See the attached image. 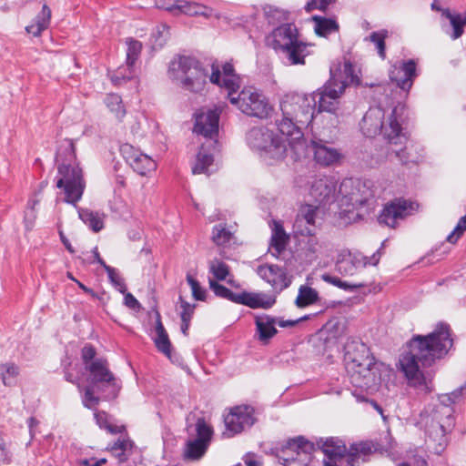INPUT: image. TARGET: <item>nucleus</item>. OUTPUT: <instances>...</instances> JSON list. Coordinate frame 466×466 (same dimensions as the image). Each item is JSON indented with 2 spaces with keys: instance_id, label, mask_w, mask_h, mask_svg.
Masks as SVG:
<instances>
[{
  "instance_id": "obj_62",
  "label": "nucleus",
  "mask_w": 466,
  "mask_h": 466,
  "mask_svg": "<svg viewBox=\"0 0 466 466\" xmlns=\"http://www.w3.org/2000/svg\"><path fill=\"white\" fill-rule=\"evenodd\" d=\"M335 2L336 0H309L305 5V10L308 13L316 9L325 11Z\"/></svg>"
},
{
  "instance_id": "obj_28",
  "label": "nucleus",
  "mask_w": 466,
  "mask_h": 466,
  "mask_svg": "<svg viewBox=\"0 0 466 466\" xmlns=\"http://www.w3.org/2000/svg\"><path fill=\"white\" fill-rule=\"evenodd\" d=\"M335 192L333 182L326 177L316 178L310 187V195L318 203L329 200Z\"/></svg>"
},
{
  "instance_id": "obj_47",
  "label": "nucleus",
  "mask_w": 466,
  "mask_h": 466,
  "mask_svg": "<svg viewBox=\"0 0 466 466\" xmlns=\"http://www.w3.org/2000/svg\"><path fill=\"white\" fill-rule=\"evenodd\" d=\"M388 37V31L387 30H380L378 32H372L370 36L367 38L371 43L374 44L375 48L377 50V53L381 59L386 58V46H385V40Z\"/></svg>"
},
{
  "instance_id": "obj_53",
  "label": "nucleus",
  "mask_w": 466,
  "mask_h": 466,
  "mask_svg": "<svg viewBox=\"0 0 466 466\" xmlns=\"http://www.w3.org/2000/svg\"><path fill=\"white\" fill-rule=\"evenodd\" d=\"M198 152L190 158L191 170L194 175L204 173V143H200Z\"/></svg>"
},
{
  "instance_id": "obj_52",
  "label": "nucleus",
  "mask_w": 466,
  "mask_h": 466,
  "mask_svg": "<svg viewBox=\"0 0 466 466\" xmlns=\"http://www.w3.org/2000/svg\"><path fill=\"white\" fill-rule=\"evenodd\" d=\"M0 369L5 371V376L3 377V384L8 387L15 385L19 375L18 366L13 362H7L5 367H1Z\"/></svg>"
},
{
  "instance_id": "obj_34",
  "label": "nucleus",
  "mask_w": 466,
  "mask_h": 466,
  "mask_svg": "<svg viewBox=\"0 0 466 466\" xmlns=\"http://www.w3.org/2000/svg\"><path fill=\"white\" fill-rule=\"evenodd\" d=\"M312 21L314 22L315 33L319 36L328 37L339 30V25L335 17L314 15Z\"/></svg>"
},
{
  "instance_id": "obj_8",
  "label": "nucleus",
  "mask_w": 466,
  "mask_h": 466,
  "mask_svg": "<svg viewBox=\"0 0 466 466\" xmlns=\"http://www.w3.org/2000/svg\"><path fill=\"white\" fill-rule=\"evenodd\" d=\"M85 370L88 373L87 382L96 387V391L102 394V399L109 400L117 397L120 386L114 374L109 370L106 359H96V361L86 366Z\"/></svg>"
},
{
  "instance_id": "obj_19",
  "label": "nucleus",
  "mask_w": 466,
  "mask_h": 466,
  "mask_svg": "<svg viewBox=\"0 0 466 466\" xmlns=\"http://www.w3.org/2000/svg\"><path fill=\"white\" fill-rule=\"evenodd\" d=\"M396 111L397 108H394L385 122L384 110L380 106L370 107L364 115L360 123L362 133L368 137L382 134L385 138V130L390 127V120L397 119Z\"/></svg>"
},
{
  "instance_id": "obj_16",
  "label": "nucleus",
  "mask_w": 466,
  "mask_h": 466,
  "mask_svg": "<svg viewBox=\"0 0 466 466\" xmlns=\"http://www.w3.org/2000/svg\"><path fill=\"white\" fill-rule=\"evenodd\" d=\"M313 445L304 437L299 436L289 440L282 449V456L285 466H308L311 461Z\"/></svg>"
},
{
  "instance_id": "obj_25",
  "label": "nucleus",
  "mask_w": 466,
  "mask_h": 466,
  "mask_svg": "<svg viewBox=\"0 0 466 466\" xmlns=\"http://www.w3.org/2000/svg\"><path fill=\"white\" fill-rule=\"evenodd\" d=\"M308 148L313 153L315 161L323 167L332 166L338 163L341 157L339 150L323 140H312Z\"/></svg>"
},
{
  "instance_id": "obj_9",
  "label": "nucleus",
  "mask_w": 466,
  "mask_h": 466,
  "mask_svg": "<svg viewBox=\"0 0 466 466\" xmlns=\"http://www.w3.org/2000/svg\"><path fill=\"white\" fill-rule=\"evenodd\" d=\"M339 193L342 196L341 206H346L343 211L349 213L368 204L374 198L370 181L353 178H346L341 182Z\"/></svg>"
},
{
  "instance_id": "obj_32",
  "label": "nucleus",
  "mask_w": 466,
  "mask_h": 466,
  "mask_svg": "<svg viewBox=\"0 0 466 466\" xmlns=\"http://www.w3.org/2000/svg\"><path fill=\"white\" fill-rule=\"evenodd\" d=\"M51 9L46 4L43 5L42 10L33 19L32 23L25 27V31L34 36H40L50 25Z\"/></svg>"
},
{
  "instance_id": "obj_5",
  "label": "nucleus",
  "mask_w": 466,
  "mask_h": 466,
  "mask_svg": "<svg viewBox=\"0 0 466 466\" xmlns=\"http://www.w3.org/2000/svg\"><path fill=\"white\" fill-rule=\"evenodd\" d=\"M271 46L284 54L289 65H304L309 56L308 45L299 39V31L294 24H284L275 28L271 35Z\"/></svg>"
},
{
  "instance_id": "obj_43",
  "label": "nucleus",
  "mask_w": 466,
  "mask_h": 466,
  "mask_svg": "<svg viewBox=\"0 0 466 466\" xmlns=\"http://www.w3.org/2000/svg\"><path fill=\"white\" fill-rule=\"evenodd\" d=\"M287 240L288 238L283 227L279 223L275 222L272 229L270 248L275 249L277 254H279L285 249Z\"/></svg>"
},
{
  "instance_id": "obj_20",
  "label": "nucleus",
  "mask_w": 466,
  "mask_h": 466,
  "mask_svg": "<svg viewBox=\"0 0 466 466\" xmlns=\"http://www.w3.org/2000/svg\"><path fill=\"white\" fill-rule=\"evenodd\" d=\"M343 86L337 87L332 82H327L314 94L312 98L318 97V111L329 112L336 116L342 115L340 97L343 95Z\"/></svg>"
},
{
  "instance_id": "obj_11",
  "label": "nucleus",
  "mask_w": 466,
  "mask_h": 466,
  "mask_svg": "<svg viewBox=\"0 0 466 466\" xmlns=\"http://www.w3.org/2000/svg\"><path fill=\"white\" fill-rule=\"evenodd\" d=\"M385 139L389 144V155H394L402 165L416 161L411 156L413 145L409 142L407 135L402 131L397 119L390 120V127L385 130Z\"/></svg>"
},
{
  "instance_id": "obj_57",
  "label": "nucleus",
  "mask_w": 466,
  "mask_h": 466,
  "mask_svg": "<svg viewBox=\"0 0 466 466\" xmlns=\"http://www.w3.org/2000/svg\"><path fill=\"white\" fill-rule=\"evenodd\" d=\"M96 348L90 344H86L81 350V359L84 365V369L86 366L90 365V363L96 362Z\"/></svg>"
},
{
  "instance_id": "obj_24",
  "label": "nucleus",
  "mask_w": 466,
  "mask_h": 466,
  "mask_svg": "<svg viewBox=\"0 0 466 466\" xmlns=\"http://www.w3.org/2000/svg\"><path fill=\"white\" fill-rule=\"evenodd\" d=\"M257 273L276 290L281 291L290 284V279H288L285 269L277 265H260L257 268Z\"/></svg>"
},
{
  "instance_id": "obj_13",
  "label": "nucleus",
  "mask_w": 466,
  "mask_h": 466,
  "mask_svg": "<svg viewBox=\"0 0 466 466\" xmlns=\"http://www.w3.org/2000/svg\"><path fill=\"white\" fill-rule=\"evenodd\" d=\"M315 98L308 96H287L280 103L283 116H289L296 123L305 125L312 121L315 114Z\"/></svg>"
},
{
  "instance_id": "obj_17",
  "label": "nucleus",
  "mask_w": 466,
  "mask_h": 466,
  "mask_svg": "<svg viewBox=\"0 0 466 466\" xmlns=\"http://www.w3.org/2000/svg\"><path fill=\"white\" fill-rule=\"evenodd\" d=\"M380 258L379 251L371 257H366L361 253L342 250L336 261V270L343 276H353L368 265L376 266L380 261Z\"/></svg>"
},
{
  "instance_id": "obj_48",
  "label": "nucleus",
  "mask_w": 466,
  "mask_h": 466,
  "mask_svg": "<svg viewBox=\"0 0 466 466\" xmlns=\"http://www.w3.org/2000/svg\"><path fill=\"white\" fill-rule=\"evenodd\" d=\"M94 417L96 424L100 429H105L108 432L116 434L122 432L125 430L124 426H114L108 421V414L104 410H96Z\"/></svg>"
},
{
  "instance_id": "obj_26",
  "label": "nucleus",
  "mask_w": 466,
  "mask_h": 466,
  "mask_svg": "<svg viewBox=\"0 0 466 466\" xmlns=\"http://www.w3.org/2000/svg\"><path fill=\"white\" fill-rule=\"evenodd\" d=\"M197 438L188 440L183 451L185 461H198L204 455V418H198L196 423Z\"/></svg>"
},
{
  "instance_id": "obj_64",
  "label": "nucleus",
  "mask_w": 466,
  "mask_h": 466,
  "mask_svg": "<svg viewBox=\"0 0 466 466\" xmlns=\"http://www.w3.org/2000/svg\"><path fill=\"white\" fill-rule=\"evenodd\" d=\"M372 451V445L370 442H360L350 447V455H367Z\"/></svg>"
},
{
  "instance_id": "obj_4",
  "label": "nucleus",
  "mask_w": 466,
  "mask_h": 466,
  "mask_svg": "<svg viewBox=\"0 0 466 466\" xmlns=\"http://www.w3.org/2000/svg\"><path fill=\"white\" fill-rule=\"evenodd\" d=\"M168 77L182 88L193 93L204 89V69L201 63L190 56H177L170 61Z\"/></svg>"
},
{
  "instance_id": "obj_41",
  "label": "nucleus",
  "mask_w": 466,
  "mask_h": 466,
  "mask_svg": "<svg viewBox=\"0 0 466 466\" xmlns=\"http://www.w3.org/2000/svg\"><path fill=\"white\" fill-rule=\"evenodd\" d=\"M169 35V27L167 25L161 24L157 25L149 39L152 49H161L166 45Z\"/></svg>"
},
{
  "instance_id": "obj_29",
  "label": "nucleus",
  "mask_w": 466,
  "mask_h": 466,
  "mask_svg": "<svg viewBox=\"0 0 466 466\" xmlns=\"http://www.w3.org/2000/svg\"><path fill=\"white\" fill-rule=\"evenodd\" d=\"M210 277L208 279H216L217 281H226L232 288H238V283L235 280L233 275L230 272L229 266L219 260L213 259L208 265Z\"/></svg>"
},
{
  "instance_id": "obj_60",
  "label": "nucleus",
  "mask_w": 466,
  "mask_h": 466,
  "mask_svg": "<svg viewBox=\"0 0 466 466\" xmlns=\"http://www.w3.org/2000/svg\"><path fill=\"white\" fill-rule=\"evenodd\" d=\"M119 150L122 157L125 158V160L127 161V163H128L129 166L131 165L132 162H134L136 157H137L138 154L141 153L137 148L134 147L132 145L128 143L121 145Z\"/></svg>"
},
{
  "instance_id": "obj_1",
  "label": "nucleus",
  "mask_w": 466,
  "mask_h": 466,
  "mask_svg": "<svg viewBox=\"0 0 466 466\" xmlns=\"http://www.w3.org/2000/svg\"><path fill=\"white\" fill-rule=\"evenodd\" d=\"M451 328L447 323L440 322L428 335H415L408 342L409 352L400 359V370L408 380L409 385L422 393L433 390L432 380L420 370L418 361L431 366L437 360L446 356L452 348Z\"/></svg>"
},
{
  "instance_id": "obj_14",
  "label": "nucleus",
  "mask_w": 466,
  "mask_h": 466,
  "mask_svg": "<svg viewBox=\"0 0 466 466\" xmlns=\"http://www.w3.org/2000/svg\"><path fill=\"white\" fill-rule=\"evenodd\" d=\"M255 410L250 405H237L224 415L226 431L224 435L233 437L250 428L256 421Z\"/></svg>"
},
{
  "instance_id": "obj_18",
  "label": "nucleus",
  "mask_w": 466,
  "mask_h": 466,
  "mask_svg": "<svg viewBox=\"0 0 466 466\" xmlns=\"http://www.w3.org/2000/svg\"><path fill=\"white\" fill-rule=\"evenodd\" d=\"M419 208L416 202L399 198L387 203L378 218L380 224L395 228L398 221L411 215Z\"/></svg>"
},
{
  "instance_id": "obj_49",
  "label": "nucleus",
  "mask_w": 466,
  "mask_h": 466,
  "mask_svg": "<svg viewBox=\"0 0 466 466\" xmlns=\"http://www.w3.org/2000/svg\"><path fill=\"white\" fill-rule=\"evenodd\" d=\"M442 15L449 19L452 26V33L451 37L454 40L461 37L463 34V25L461 20V14H453L446 8L442 10Z\"/></svg>"
},
{
  "instance_id": "obj_12",
  "label": "nucleus",
  "mask_w": 466,
  "mask_h": 466,
  "mask_svg": "<svg viewBox=\"0 0 466 466\" xmlns=\"http://www.w3.org/2000/svg\"><path fill=\"white\" fill-rule=\"evenodd\" d=\"M226 108L227 104L221 102L206 112V147H208L212 151L209 155L206 154V175L208 173V167L216 161V154L219 151V118Z\"/></svg>"
},
{
  "instance_id": "obj_37",
  "label": "nucleus",
  "mask_w": 466,
  "mask_h": 466,
  "mask_svg": "<svg viewBox=\"0 0 466 466\" xmlns=\"http://www.w3.org/2000/svg\"><path fill=\"white\" fill-rule=\"evenodd\" d=\"M79 218L94 232H99L104 228L103 216L98 212L88 208L76 207Z\"/></svg>"
},
{
  "instance_id": "obj_30",
  "label": "nucleus",
  "mask_w": 466,
  "mask_h": 466,
  "mask_svg": "<svg viewBox=\"0 0 466 466\" xmlns=\"http://www.w3.org/2000/svg\"><path fill=\"white\" fill-rule=\"evenodd\" d=\"M236 303L243 304L252 309H268L275 303V299L268 298L261 293L242 292L237 295Z\"/></svg>"
},
{
  "instance_id": "obj_63",
  "label": "nucleus",
  "mask_w": 466,
  "mask_h": 466,
  "mask_svg": "<svg viewBox=\"0 0 466 466\" xmlns=\"http://www.w3.org/2000/svg\"><path fill=\"white\" fill-rule=\"evenodd\" d=\"M179 303L181 308L180 317L181 320H190L196 307L195 304H189L182 296H179Z\"/></svg>"
},
{
  "instance_id": "obj_22",
  "label": "nucleus",
  "mask_w": 466,
  "mask_h": 466,
  "mask_svg": "<svg viewBox=\"0 0 466 466\" xmlns=\"http://www.w3.org/2000/svg\"><path fill=\"white\" fill-rule=\"evenodd\" d=\"M416 69L417 65L413 59L402 61L400 65L392 66L389 74L390 79L400 89L409 91L417 76Z\"/></svg>"
},
{
  "instance_id": "obj_7",
  "label": "nucleus",
  "mask_w": 466,
  "mask_h": 466,
  "mask_svg": "<svg viewBox=\"0 0 466 466\" xmlns=\"http://www.w3.org/2000/svg\"><path fill=\"white\" fill-rule=\"evenodd\" d=\"M57 173L56 187L64 189V201L76 207L86 188L82 168L77 163H61L57 167Z\"/></svg>"
},
{
  "instance_id": "obj_61",
  "label": "nucleus",
  "mask_w": 466,
  "mask_h": 466,
  "mask_svg": "<svg viewBox=\"0 0 466 466\" xmlns=\"http://www.w3.org/2000/svg\"><path fill=\"white\" fill-rule=\"evenodd\" d=\"M195 120L194 127L192 128L193 134L197 136H204V108L198 109L193 114Z\"/></svg>"
},
{
  "instance_id": "obj_42",
  "label": "nucleus",
  "mask_w": 466,
  "mask_h": 466,
  "mask_svg": "<svg viewBox=\"0 0 466 466\" xmlns=\"http://www.w3.org/2000/svg\"><path fill=\"white\" fill-rule=\"evenodd\" d=\"M319 300V294L316 289L309 286H300L295 304L299 308H305Z\"/></svg>"
},
{
  "instance_id": "obj_46",
  "label": "nucleus",
  "mask_w": 466,
  "mask_h": 466,
  "mask_svg": "<svg viewBox=\"0 0 466 466\" xmlns=\"http://www.w3.org/2000/svg\"><path fill=\"white\" fill-rule=\"evenodd\" d=\"M106 105L111 112H113L116 118L121 120L126 115V109L122 103V98L116 94H109L106 97Z\"/></svg>"
},
{
  "instance_id": "obj_15",
  "label": "nucleus",
  "mask_w": 466,
  "mask_h": 466,
  "mask_svg": "<svg viewBox=\"0 0 466 466\" xmlns=\"http://www.w3.org/2000/svg\"><path fill=\"white\" fill-rule=\"evenodd\" d=\"M293 118L289 116H283V118L278 123V129L280 134L285 137L280 138L289 145V149L293 152L294 160H299L307 154L308 145L304 138V135L297 126Z\"/></svg>"
},
{
  "instance_id": "obj_51",
  "label": "nucleus",
  "mask_w": 466,
  "mask_h": 466,
  "mask_svg": "<svg viewBox=\"0 0 466 466\" xmlns=\"http://www.w3.org/2000/svg\"><path fill=\"white\" fill-rule=\"evenodd\" d=\"M263 13L269 24L274 25L287 19V13L284 10L270 5L263 6Z\"/></svg>"
},
{
  "instance_id": "obj_59",
  "label": "nucleus",
  "mask_w": 466,
  "mask_h": 466,
  "mask_svg": "<svg viewBox=\"0 0 466 466\" xmlns=\"http://www.w3.org/2000/svg\"><path fill=\"white\" fill-rule=\"evenodd\" d=\"M187 281L191 288L193 298L204 301V289L200 283L189 273L187 274Z\"/></svg>"
},
{
  "instance_id": "obj_55",
  "label": "nucleus",
  "mask_w": 466,
  "mask_h": 466,
  "mask_svg": "<svg viewBox=\"0 0 466 466\" xmlns=\"http://www.w3.org/2000/svg\"><path fill=\"white\" fill-rule=\"evenodd\" d=\"M95 391H96V387L88 385L85 389L82 402L86 408L96 410V407L100 401V397L96 396Z\"/></svg>"
},
{
  "instance_id": "obj_45",
  "label": "nucleus",
  "mask_w": 466,
  "mask_h": 466,
  "mask_svg": "<svg viewBox=\"0 0 466 466\" xmlns=\"http://www.w3.org/2000/svg\"><path fill=\"white\" fill-rule=\"evenodd\" d=\"M135 76V66H119L111 76V81L115 86H121L123 83L131 80Z\"/></svg>"
},
{
  "instance_id": "obj_50",
  "label": "nucleus",
  "mask_w": 466,
  "mask_h": 466,
  "mask_svg": "<svg viewBox=\"0 0 466 466\" xmlns=\"http://www.w3.org/2000/svg\"><path fill=\"white\" fill-rule=\"evenodd\" d=\"M218 282L219 281H217L216 279H208L209 289L213 294L216 297L236 302V297L238 294L233 293L230 289Z\"/></svg>"
},
{
  "instance_id": "obj_39",
  "label": "nucleus",
  "mask_w": 466,
  "mask_h": 466,
  "mask_svg": "<svg viewBox=\"0 0 466 466\" xmlns=\"http://www.w3.org/2000/svg\"><path fill=\"white\" fill-rule=\"evenodd\" d=\"M130 167L137 174L146 176L157 168V163L149 156L141 152L137 157H136Z\"/></svg>"
},
{
  "instance_id": "obj_36",
  "label": "nucleus",
  "mask_w": 466,
  "mask_h": 466,
  "mask_svg": "<svg viewBox=\"0 0 466 466\" xmlns=\"http://www.w3.org/2000/svg\"><path fill=\"white\" fill-rule=\"evenodd\" d=\"M235 232L233 226L227 227L225 224H218L213 228L211 238L216 245L227 247L234 242Z\"/></svg>"
},
{
  "instance_id": "obj_44",
  "label": "nucleus",
  "mask_w": 466,
  "mask_h": 466,
  "mask_svg": "<svg viewBox=\"0 0 466 466\" xmlns=\"http://www.w3.org/2000/svg\"><path fill=\"white\" fill-rule=\"evenodd\" d=\"M127 58L126 64L131 67L135 66L136 61L140 56L142 50V44L134 38L127 39Z\"/></svg>"
},
{
  "instance_id": "obj_33",
  "label": "nucleus",
  "mask_w": 466,
  "mask_h": 466,
  "mask_svg": "<svg viewBox=\"0 0 466 466\" xmlns=\"http://www.w3.org/2000/svg\"><path fill=\"white\" fill-rule=\"evenodd\" d=\"M167 9L175 15H186L188 16H194L204 15L203 5L187 0H176L175 3Z\"/></svg>"
},
{
  "instance_id": "obj_23",
  "label": "nucleus",
  "mask_w": 466,
  "mask_h": 466,
  "mask_svg": "<svg viewBox=\"0 0 466 466\" xmlns=\"http://www.w3.org/2000/svg\"><path fill=\"white\" fill-rule=\"evenodd\" d=\"M318 208L312 205L301 206L293 224L296 235L313 236L317 231Z\"/></svg>"
},
{
  "instance_id": "obj_21",
  "label": "nucleus",
  "mask_w": 466,
  "mask_h": 466,
  "mask_svg": "<svg viewBox=\"0 0 466 466\" xmlns=\"http://www.w3.org/2000/svg\"><path fill=\"white\" fill-rule=\"evenodd\" d=\"M329 82H332V85L337 87L342 86L344 92L348 86L351 84L358 85L360 78L352 63L350 60L344 59L342 62L331 66Z\"/></svg>"
},
{
  "instance_id": "obj_6",
  "label": "nucleus",
  "mask_w": 466,
  "mask_h": 466,
  "mask_svg": "<svg viewBox=\"0 0 466 466\" xmlns=\"http://www.w3.org/2000/svg\"><path fill=\"white\" fill-rule=\"evenodd\" d=\"M247 141L268 164L284 158L288 150L284 141L265 127L251 128L247 135Z\"/></svg>"
},
{
  "instance_id": "obj_2",
  "label": "nucleus",
  "mask_w": 466,
  "mask_h": 466,
  "mask_svg": "<svg viewBox=\"0 0 466 466\" xmlns=\"http://www.w3.org/2000/svg\"><path fill=\"white\" fill-rule=\"evenodd\" d=\"M209 79L211 83L227 91L229 102L243 114L259 119L270 117L273 106L255 87L246 86L236 95L241 86V77L236 73L231 62H226L221 66L218 63H213Z\"/></svg>"
},
{
  "instance_id": "obj_3",
  "label": "nucleus",
  "mask_w": 466,
  "mask_h": 466,
  "mask_svg": "<svg viewBox=\"0 0 466 466\" xmlns=\"http://www.w3.org/2000/svg\"><path fill=\"white\" fill-rule=\"evenodd\" d=\"M344 363L353 386L369 390L380 382L383 364L376 360L362 341L348 339L344 346Z\"/></svg>"
},
{
  "instance_id": "obj_38",
  "label": "nucleus",
  "mask_w": 466,
  "mask_h": 466,
  "mask_svg": "<svg viewBox=\"0 0 466 466\" xmlns=\"http://www.w3.org/2000/svg\"><path fill=\"white\" fill-rule=\"evenodd\" d=\"M133 445V441L128 439H118L114 443L109 444L106 450L112 454L113 457L117 459L118 463H123L129 459Z\"/></svg>"
},
{
  "instance_id": "obj_58",
  "label": "nucleus",
  "mask_w": 466,
  "mask_h": 466,
  "mask_svg": "<svg viewBox=\"0 0 466 466\" xmlns=\"http://www.w3.org/2000/svg\"><path fill=\"white\" fill-rule=\"evenodd\" d=\"M466 230V215L461 217L454 229L447 237V241L450 243H456L458 239L463 235Z\"/></svg>"
},
{
  "instance_id": "obj_35",
  "label": "nucleus",
  "mask_w": 466,
  "mask_h": 466,
  "mask_svg": "<svg viewBox=\"0 0 466 466\" xmlns=\"http://www.w3.org/2000/svg\"><path fill=\"white\" fill-rule=\"evenodd\" d=\"M156 333L157 337L154 338V342L158 351L165 354L167 357L171 356V342L169 340L167 330L165 329L159 312L156 314Z\"/></svg>"
},
{
  "instance_id": "obj_27",
  "label": "nucleus",
  "mask_w": 466,
  "mask_h": 466,
  "mask_svg": "<svg viewBox=\"0 0 466 466\" xmlns=\"http://www.w3.org/2000/svg\"><path fill=\"white\" fill-rule=\"evenodd\" d=\"M256 333L255 337L262 344H268L271 339L277 334V319L268 315H260L255 318Z\"/></svg>"
},
{
  "instance_id": "obj_40",
  "label": "nucleus",
  "mask_w": 466,
  "mask_h": 466,
  "mask_svg": "<svg viewBox=\"0 0 466 466\" xmlns=\"http://www.w3.org/2000/svg\"><path fill=\"white\" fill-rule=\"evenodd\" d=\"M56 159L62 163H76V147L72 139H65L56 151Z\"/></svg>"
},
{
  "instance_id": "obj_31",
  "label": "nucleus",
  "mask_w": 466,
  "mask_h": 466,
  "mask_svg": "<svg viewBox=\"0 0 466 466\" xmlns=\"http://www.w3.org/2000/svg\"><path fill=\"white\" fill-rule=\"evenodd\" d=\"M322 451L328 457V460L324 461V466L327 462H331L337 465L336 460L341 458L346 453V445L344 442L338 438H329L323 441L321 446Z\"/></svg>"
},
{
  "instance_id": "obj_54",
  "label": "nucleus",
  "mask_w": 466,
  "mask_h": 466,
  "mask_svg": "<svg viewBox=\"0 0 466 466\" xmlns=\"http://www.w3.org/2000/svg\"><path fill=\"white\" fill-rule=\"evenodd\" d=\"M106 271L107 273L108 279L110 283L114 286V288L120 293H126L127 289V285L125 283L124 279L120 277L116 269L112 267H106Z\"/></svg>"
},
{
  "instance_id": "obj_10",
  "label": "nucleus",
  "mask_w": 466,
  "mask_h": 466,
  "mask_svg": "<svg viewBox=\"0 0 466 466\" xmlns=\"http://www.w3.org/2000/svg\"><path fill=\"white\" fill-rule=\"evenodd\" d=\"M452 408L448 405L439 404L425 417L424 423L427 432L434 441L440 445L444 442L445 436L454 426Z\"/></svg>"
},
{
  "instance_id": "obj_56",
  "label": "nucleus",
  "mask_w": 466,
  "mask_h": 466,
  "mask_svg": "<svg viewBox=\"0 0 466 466\" xmlns=\"http://www.w3.org/2000/svg\"><path fill=\"white\" fill-rule=\"evenodd\" d=\"M324 281L330 283L338 288H340L345 290H352L358 288L362 287L361 284H350L347 281L341 280L339 277L332 276L329 274H324L322 276Z\"/></svg>"
}]
</instances>
